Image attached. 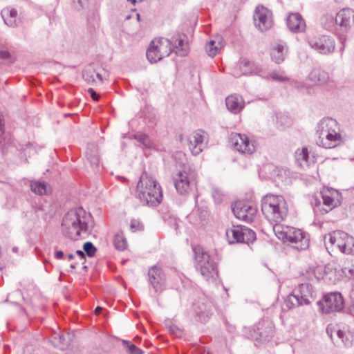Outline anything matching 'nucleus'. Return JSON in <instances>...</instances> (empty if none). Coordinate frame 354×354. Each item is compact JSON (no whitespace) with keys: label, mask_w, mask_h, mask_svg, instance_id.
Segmentation results:
<instances>
[{"label":"nucleus","mask_w":354,"mask_h":354,"mask_svg":"<svg viewBox=\"0 0 354 354\" xmlns=\"http://www.w3.org/2000/svg\"><path fill=\"white\" fill-rule=\"evenodd\" d=\"M91 221V214L80 207L64 214L62 227L66 236L77 240L88 235Z\"/></svg>","instance_id":"1"},{"label":"nucleus","mask_w":354,"mask_h":354,"mask_svg":"<svg viewBox=\"0 0 354 354\" xmlns=\"http://www.w3.org/2000/svg\"><path fill=\"white\" fill-rule=\"evenodd\" d=\"M193 252L194 253L196 269L206 280L214 279L218 275L216 257L206 252L200 245L193 247Z\"/></svg>","instance_id":"2"},{"label":"nucleus","mask_w":354,"mask_h":354,"mask_svg":"<svg viewBox=\"0 0 354 354\" xmlns=\"http://www.w3.org/2000/svg\"><path fill=\"white\" fill-rule=\"evenodd\" d=\"M140 199H160L162 191L158 182L147 172H143L136 187Z\"/></svg>","instance_id":"3"},{"label":"nucleus","mask_w":354,"mask_h":354,"mask_svg":"<svg viewBox=\"0 0 354 354\" xmlns=\"http://www.w3.org/2000/svg\"><path fill=\"white\" fill-rule=\"evenodd\" d=\"M325 243H330V248H336L345 254L354 253V238L348 233L336 230L328 233L325 236Z\"/></svg>","instance_id":"4"},{"label":"nucleus","mask_w":354,"mask_h":354,"mask_svg":"<svg viewBox=\"0 0 354 354\" xmlns=\"http://www.w3.org/2000/svg\"><path fill=\"white\" fill-rule=\"evenodd\" d=\"M263 214L269 219L276 222L283 220L288 214L286 201H261Z\"/></svg>","instance_id":"5"},{"label":"nucleus","mask_w":354,"mask_h":354,"mask_svg":"<svg viewBox=\"0 0 354 354\" xmlns=\"http://www.w3.org/2000/svg\"><path fill=\"white\" fill-rule=\"evenodd\" d=\"M319 310L326 314L341 312L344 308V300L340 292H332L325 295L317 301Z\"/></svg>","instance_id":"6"},{"label":"nucleus","mask_w":354,"mask_h":354,"mask_svg":"<svg viewBox=\"0 0 354 354\" xmlns=\"http://www.w3.org/2000/svg\"><path fill=\"white\" fill-rule=\"evenodd\" d=\"M226 237L229 243H244L249 244L256 239L255 232L243 225H233L226 230Z\"/></svg>","instance_id":"7"},{"label":"nucleus","mask_w":354,"mask_h":354,"mask_svg":"<svg viewBox=\"0 0 354 354\" xmlns=\"http://www.w3.org/2000/svg\"><path fill=\"white\" fill-rule=\"evenodd\" d=\"M309 46L321 54H329L335 49V42L330 36L325 35H316L309 36L308 38Z\"/></svg>","instance_id":"8"},{"label":"nucleus","mask_w":354,"mask_h":354,"mask_svg":"<svg viewBox=\"0 0 354 354\" xmlns=\"http://www.w3.org/2000/svg\"><path fill=\"white\" fill-rule=\"evenodd\" d=\"M245 201H235L232 204V209L234 216L241 220L247 223L253 221L256 216L257 209V207L248 203H243Z\"/></svg>","instance_id":"9"},{"label":"nucleus","mask_w":354,"mask_h":354,"mask_svg":"<svg viewBox=\"0 0 354 354\" xmlns=\"http://www.w3.org/2000/svg\"><path fill=\"white\" fill-rule=\"evenodd\" d=\"M253 19L256 28L261 32L269 30L273 25L272 11L263 6L256 7L253 15Z\"/></svg>","instance_id":"10"},{"label":"nucleus","mask_w":354,"mask_h":354,"mask_svg":"<svg viewBox=\"0 0 354 354\" xmlns=\"http://www.w3.org/2000/svg\"><path fill=\"white\" fill-rule=\"evenodd\" d=\"M213 302L207 297L199 298L194 304L193 310L196 317L201 322H206L212 314Z\"/></svg>","instance_id":"11"},{"label":"nucleus","mask_w":354,"mask_h":354,"mask_svg":"<svg viewBox=\"0 0 354 354\" xmlns=\"http://www.w3.org/2000/svg\"><path fill=\"white\" fill-rule=\"evenodd\" d=\"M230 142L234 148L242 153L252 154L255 151V146L251 142L248 137L245 134L232 133Z\"/></svg>","instance_id":"12"},{"label":"nucleus","mask_w":354,"mask_h":354,"mask_svg":"<svg viewBox=\"0 0 354 354\" xmlns=\"http://www.w3.org/2000/svg\"><path fill=\"white\" fill-rule=\"evenodd\" d=\"M337 30L347 32L354 22V10L351 8H343L336 15Z\"/></svg>","instance_id":"13"},{"label":"nucleus","mask_w":354,"mask_h":354,"mask_svg":"<svg viewBox=\"0 0 354 354\" xmlns=\"http://www.w3.org/2000/svg\"><path fill=\"white\" fill-rule=\"evenodd\" d=\"M205 133L201 130L194 131L187 138V144L191 153L197 156L201 153L205 147Z\"/></svg>","instance_id":"14"},{"label":"nucleus","mask_w":354,"mask_h":354,"mask_svg":"<svg viewBox=\"0 0 354 354\" xmlns=\"http://www.w3.org/2000/svg\"><path fill=\"white\" fill-rule=\"evenodd\" d=\"M308 288V285L301 284L297 290H295L292 294L288 296L286 300V305L288 308L295 306L306 305L310 303L308 297L302 294V292Z\"/></svg>","instance_id":"15"},{"label":"nucleus","mask_w":354,"mask_h":354,"mask_svg":"<svg viewBox=\"0 0 354 354\" xmlns=\"http://www.w3.org/2000/svg\"><path fill=\"white\" fill-rule=\"evenodd\" d=\"M259 339L262 342H269L274 334V325L269 319H263L257 324Z\"/></svg>","instance_id":"16"},{"label":"nucleus","mask_w":354,"mask_h":354,"mask_svg":"<svg viewBox=\"0 0 354 354\" xmlns=\"http://www.w3.org/2000/svg\"><path fill=\"white\" fill-rule=\"evenodd\" d=\"M317 136L318 137L317 145L326 149L334 148L342 142L341 135L337 131L320 133Z\"/></svg>","instance_id":"17"},{"label":"nucleus","mask_w":354,"mask_h":354,"mask_svg":"<svg viewBox=\"0 0 354 354\" xmlns=\"http://www.w3.org/2000/svg\"><path fill=\"white\" fill-rule=\"evenodd\" d=\"M273 230L277 237L283 243H288L295 235H300V229L288 225H276Z\"/></svg>","instance_id":"18"},{"label":"nucleus","mask_w":354,"mask_h":354,"mask_svg":"<svg viewBox=\"0 0 354 354\" xmlns=\"http://www.w3.org/2000/svg\"><path fill=\"white\" fill-rule=\"evenodd\" d=\"M341 205V201H313L311 207L317 216L324 215Z\"/></svg>","instance_id":"19"},{"label":"nucleus","mask_w":354,"mask_h":354,"mask_svg":"<svg viewBox=\"0 0 354 354\" xmlns=\"http://www.w3.org/2000/svg\"><path fill=\"white\" fill-rule=\"evenodd\" d=\"M289 30L294 33L302 32L306 30V22L299 13H290L286 19Z\"/></svg>","instance_id":"20"},{"label":"nucleus","mask_w":354,"mask_h":354,"mask_svg":"<svg viewBox=\"0 0 354 354\" xmlns=\"http://www.w3.org/2000/svg\"><path fill=\"white\" fill-rule=\"evenodd\" d=\"M150 283L156 292L162 290L165 281V275L160 268L152 266L148 272Z\"/></svg>","instance_id":"21"},{"label":"nucleus","mask_w":354,"mask_h":354,"mask_svg":"<svg viewBox=\"0 0 354 354\" xmlns=\"http://www.w3.org/2000/svg\"><path fill=\"white\" fill-rule=\"evenodd\" d=\"M174 185L180 195H185L190 189L189 180L187 174L184 171H179L176 177L173 178Z\"/></svg>","instance_id":"22"},{"label":"nucleus","mask_w":354,"mask_h":354,"mask_svg":"<svg viewBox=\"0 0 354 354\" xmlns=\"http://www.w3.org/2000/svg\"><path fill=\"white\" fill-rule=\"evenodd\" d=\"M288 243L299 251L305 250L308 248L310 245L309 234L300 230V235H295L291 237Z\"/></svg>","instance_id":"23"},{"label":"nucleus","mask_w":354,"mask_h":354,"mask_svg":"<svg viewBox=\"0 0 354 354\" xmlns=\"http://www.w3.org/2000/svg\"><path fill=\"white\" fill-rule=\"evenodd\" d=\"M185 35H177L171 38V43L173 45V50L177 55L185 57L187 55L189 47L187 43L185 40Z\"/></svg>","instance_id":"24"},{"label":"nucleus","mask_w":354,"mask_h":354,"mask_svg":"<svg viewBox=\"0 0 354 354\" xmlns=\"http://www.w3.org/2000/svg\"><path fill=\"white\" fill-rule=\"evenodd\" d=\"M288 53V46L285 42L280 41L273 46L271 50V58L277 64H281Z\"/></svg>","instance_id":"25"},{"label":"nucleus","mask_w":354,"mask_h":354,"mask_svg":"<svg viewBox=\"0 0 354 354\" xmlns=\"http://www.w3.org/2000/svg\"><path fill=\"white\" fill-rule=\"evenodd\" d=\"M338 129L337 122L335 120L330 118H323L317 124L316 134L320 133L337 131Z\"/></svg>","instance_id":"26"},{"label":"nucleus","mask_w":354,"mask_h":354,"mask_svg":"<svg viewBox=\"0 0 354 354\" xmlns=\"http://www.w3.org/2000/svg\"><path fill=\"white\" fill-rule=\"evenodd\" d=\"M225 104L227 108L234 113H239L244 106L241 97L236 95L227 97Z\"/></svg>","instance_id":"27"},{"label":"nucleus","mask_w":354,"mask_h":354,"mask_svg":"<svg viewBox=\"0 0 354 354\" xmlns=\"http://www.w3.org/2000/svg\"><path fill=\"white\" fill-rule=\"evenodd\" d=\"M1 16L6 25L15 27L18 25L17 11L14 8H6L1 11Z\"/></svg>","instance_id":"28"},{"label":"nucleus","mask_w":354,"mask_h":354,"mask_svg":"<svg viewBox=\"0 0 354 354\" xmlns=\"http://www.w3.org/2000/svg\"><path fill=\"white\" fill-rule=\"evenodd\" d=\"M308 79L312 84H324L328 79V75L326 72L321 68H314L311 71L308 76Z\"/></svg>","instance_id":"29"},{"label":"nucleus","mask_w":354,"mask_h":354,"mask_svg":"<svg viewBox=\"0 0 354 354\" xmlns=\"http://www.w3.org/2000/svg\"><path fill=\"white\" fill-rule=\"evenodd\" d=\"M272 175L274 177V180L277 183L281 182L283 184L291 183L290 172L287 169L277 167L273 170Z\"/></svg>","instance_id":"30"},{"label":"nucleus","mask_w":354,"mask_h":354,"mask_svg":"<svg viewBox=\"0 0 354 354\" xmlns=\"http://www.w3.org/2000/svg\"><path fill=\"white\" fill-rule=\"evenodd\" d=\"M156 42L158 46V48H159V53H161L162 59L165 57H168L172 53L173 45L170 40L160 38L156 40Z\"/></svg>","instance_id":"31"},{"label":"nucleus","mask_w":354,"mask_h":354,"mask_svg":"<svg viewBox=\"0 0 354 354\" xmlns=\"http://www.w3.org/2000/svg\"><path fill=\"white\" fill-rule=\"evenodd\" d=\"M30 186L31 191L39 196L47 195L51 192L50 187L45 182L32 181Z\"/></svg>","instance_id":"32"},{"label":"nucleus","mask_w":354,"mask_h":354,"mask_svg":"<svg viewBox=\"0 0 354 354\" xmlns=\"http://www.w3.org/2000/svg\"><path fill=\"white\" fill-rule=\"evenodd\" d=\"M341 196V193L338 190L324 187L319 191L318 195H315V199H318L319 197H322V199H338Z\"/></svg>","instance_id":"33"},{"label":"nucleus","mask_w":354,"mask_h":354,"mask_svg":"<svg viewBox=\"0 0 354 354\" xmlns=\"http://www.w3.org/2000/svg\"><path fill=\"white\" fill-rule=\"evenodd\" d=\"M158 47L156 40H153L147 51V57L151 63L157 62L162 59L161 53H159Z\"/></svg>","instance_id":"34"},{"label":"nucleus","mask_w":354,"mask_h":354,"mask_svg":"<svg viewBox=\"0 0 354 354\" xmlns=\"http://www.w3.org/2000/svg\"><path fill=\"white\" fill-rule=\"evenodd\" d=\"M51 344L56 348L64 350L68 345V342L64 335L59 333H54L50 339Z\"/></svg>","instance_id":"35"},{"label":"nucleus","mask_w":354,"mask_h":354,"mask_svg":"<svg viewBox=\"0 0 354 354\" xmlns=\"http://www.w3.org/2000/svg\"><path fill=\"white\" fill-rule=\"evenodd\" d=\"M308 151L306 147H304L301 149H297L295 152V159L300 167L308 165Z\"/></svg>","instance_id":"36"},{"label":"nucleus","mask_w":354,"mask_h":354,"mask_svg":"<svg viewBox=\"0 0 354 354\" xmlns=\"http://www.w3.org/2000/svg\"><path fill=\"white\" fill-rule=\"evenodd\" d=\"M113 244L118 250L124 251L127 248V241L122 232H118L113 239Z\"/></svg>","instance_id":"37"},{"label":"nucleus","mask_w":354,"mask_h":354,"mask_svg":"<svg viewBox=\"0 0 354 354\" xmlns=\"http://www.w3.org/2000/svg\"><path fill=\"white\" fill-rule=\"evenodd\" d=\"M321 23L326 30H332L334 28H337L336 18L330 14L324 15L321 19Z\"/></svg>","instance_id":"38"},{"label":"nucleus","mask_w":354,"mask_h":354,"mask_svg":"<svg viewBox=\"0 0 354 354\" xmlns=\"http://www.w3.org/2000/svg\"><path fill=\"white\" fill-rule=\"evenodd\" d=\"M88 160L92 167H98L100 162V157L95 147L93 149L88 148L86 152Z\"/></svg>","instance_id":"39"},{"label":"nucleus","mask_w":354,"mask_h":354,"mask_svg":"<svg viewBox=\"0 0 354 354\" xmlns=\"http://www.w3.org/2000/svg\"><path fill=\"white\" fill-rule=\"evenodd\" d=\"M95 71L91 66L86 68L82 73L83 79L89 84L96 82L95 79Z\"/></svg>","instance_id":"40"},{"label":"nucleus","mask_w":354,"mask_h":354,"mask_svg":"<svg viewBox=\"0 0 354 354\" xmlns=\"http://www.w3.org/2000/svg\"><path fill=\"white\" fill-rule=\"evenodd\" d=\"M122 345L129 354H144V351L128 340H123Z\"/></svg>","instance_id":"41"},{"label":"nucleus","mask_w":354,"mask_h":354,"mask_svg":"<svg viewBox=\"0 0 354 354\" xmlns=\"http://www.w3.org/2000/svg\"><path fill=\"white\" fill-rule=\"evenodd\" d=\"M0 59L7 64H12L16 60L15 54L6 49L0 50Z\"/></svg>","instance_id":"42"},{"label":"nucleus","mask_w":354,"mask_h":354,"mask_svg":"<svg viewBox=\"0 0 354 354\" xmlns=\"http://www.w3.org/2000/svg\"><path fill=\"white\" fill-rule=\"evenodd\" d=\"M83 250L84 253L88 257H93L95 256V252L97 251V248L94 246V245L90 242H86L83 245Z\"/></svg>","instance_id":"43"},{"label":"nucleus","mask_w":354,"mask_h":354,"mask_svg":"<svg viewBox=\"0 0 354 354\" xmlns=\"http://www.w3.org/2000/svg\"><path fill=\"white\" fill-rule=\"evenodd\" d=\"M206 51L209 56L213 57L218 52V46L216 45V42L214 40H211L205 46Z\"/></svg>","instance_id":"44"},{"label":"nucleus","mask_w":354,"mask_h":354,"mask_svg":"<svg viewBox=\"0 0 354 354\" xmlns=\"http://www.w3.org/2000/svg\"><path fill=\"white\" fill-rule=\"evenodd\" d=\"M134 138L139 142L142 143L145 147H149V139L147 134L142 133H137L133 136Z\"/></svg>","instance_id":"45"},{"label":"nucleus","mask_w":354,"mask_h":354,"mask_svg":"<svg viewBox=\"0 0 354 354\" xmlns=\"http://www.w3.org/2000/svg\"><path fill=\"white\" fill-rule=\"evenodd\" d=\"M250 64H251V62L246 59L241 60L239 63L238 66H239V68L242 71L243 75H245L250 72Z\"/></svg>","instance_id":"46"},{"label":"nucleus","mask_w":354,"mask_h":354,"mask_svg":"<svg viewBox=\"0 0 354 354\" xmlns=\"http://www.w3.org/2000/svg\"><path fill=\"white\" fill-rule=\"evenodd\" d=\"M337 335L338 337L342 339V342L344 344L345 346H348L351 345V342L349 340V339L346 337V334L344 331L342 330H338L337 331Z\"/></svg>","instance_id":"47"},{"label":"nucleus","mask_w":354,"mask_h":354,"mask_svg":"<svg viewBox=\"0 0 354 354\" xmlns=\"http://www.w3.org/2000/svg\"><path fill=\"white\" fill-rule=\"evenodd\" d=\"M131 229L133 232L141 230L142 229V225L139 221L132 220L131 221Z\"/></svg>","instance_id":"48"},{"label":"nucleus","mask_w":354,"mask_h":354,"mask_svg":"<svg viewBox=\"0 0 354 354\" xmlns=\"http://www.w3.org/2000/svg\"><path fill=\"white\" fill-rule=\"evenodd\" d=\"M162 201H142V206H148L150 207H156L158 206Z\"/></svg>","instance_id":"49"},{"label":"nucleus","mask_w":354,"mask_h":354,"mask_svg":"<svg viewBox=\"0 0 354 354\" xmlns=\"http://www.w3.org/2000/svg\"><path fill=\"white\" fill-rule=\"evenodd\" d=\"M271 77L272 80L279 81V82H286V81H288V80L286 77H284V76L279 75L278 73H272Z\"/></svg>","instance_id":"50"},{"label":"nucleus","mask_w":354,"mask_h":354,"mask_svg":"<svg viewBox=\"0 0 354 354\" xmlns=\"http://www.w3.org/2000/svg\"><path fill=\"white\" fill-rule=\"evenodd\" d=\"M88 92L90 93L93 100L97 101L100 99V95L94 91L93 88H88Z\"/></svg>","instance_id":"51"},{"label":"nucleus","mask_w":354,"mask_h":354,"mask_svg":"<svg viewBox=\"0 0 354 354\" xmlns=\"http://www.w3.org/2000/svg\"><path fill=\"white\" fill-rule=\"evenodd\" d=\"M212 196L214 199H218L221 197L225 196V195L219 189H214L212 194Z\"/></svg>","instance_id":"52"},{"label":"nucleus","mask_w":354,"mask_h":354,"mask_svg":"<svg viewBox=\"0 0 354 354\" xmlns=\"http://www.w3.org/2000/svg\"><path fill=\"white\" fill-rule=\"evenodd\" d=\"M281 196H279V195H277V194H273L268 193V194H266V195H264L262 197V199H268V198H279V197H281Z\"/></svg>","instance_id":"53"},{"label":"nucleus","mask_w":354,"mask_h":354,"mask_svg":"<svg viewBox=\"0 0 354 354\" xmlns=\"http://www.w3.org/2000/svg\"><path fill=\"white\" fill-rule=\"evenodd\" d=\"M63 257H64V253H63L62 251H60V250L55 251V258L56 259H61L63 258Z\"/></svg>","instance_id":"54"},{"label":"nucleus","mask_w":354,"mask_h":354,"mask_svg":"<svg viewBox=\"0 0 354 354\" xmlns=\"http://www.w3.org/2000/svg\"><path fill=\"white\" fill-rule=\"evenodd\" d=\"M95 76L97 77L98 81L100 82V83H102L103 82V80H104V75L103 74H101L98 72H95Z\"/></svg>","instance_id":"55"},{"label":"nucleus","mask_w":354,"mask_h":354,"mask_svg":"<svg viewBox=\"0 0 354 354\" xmlns=\"http://www.w3.org/2000/svg\"><path fill=\"white\" fill-rule=\"evenodd\" d=\"M348 313L353 316L354 317V305H351L349 307H348Z\"/></svg>","instance_id":"56"},{"label":"nucleus","mask_w":354,"mask_h":354,"mask_svg":"<svg viewBox=\"0 0 354 354\" xmlns=\"http://www.w3.org/2000/svg\"><path fill=\"white\" fill-rule=\"evenodd\" d=\"M76 254L77 255H79L82 259H84L85 257V253H84V252H83L82 250H77Z\"/></svg>","instance_id":"57"},{"label":"nucleus","mask_w":354,"mask_h":354,"mask_svg":"<svg viewBox=\"0 0 354 354\" xmlns=\"http://www.w3.org/2000/svg\"><path fill=\"white\" fill-rule=\"evenodd\" d=\"M74 258V256L73 254H69L67 256L68 261H71Z\"/></svg>","instance_id":"58"},{"label":"nucleus","mask_w":354,"mask_h":354,"mask_svg":"<svg viewBox=\"0 0 354 354\" xmlns=\"http://www.w3.org/2000/svg\"><path fill=\"white\" fill-rule=\"evenodd\" d=\"M101 310H102V308H101V307H100V306H97V307L95 308V313H99Z\"/></svg>","instance_id":"59"},{"label":"nucleus","mask_w":354,"mask_h":354,"mask_svg":"<svg viewBox=\"0 0 354 354\" xmlns=\"http://www.w3.org/2000/svg\"><path fill=\"white\" fill-rule=\"evenodd\" d=\"M252 197H254V194H253V193H252V192H251V193L250 194V195H249L248 196H247V197H246V198H245V199H252Z\"/></svg>","instance_id":"60"},{"label":"nucleus","mask_w":354,"mask_h":354,"mask_svg":"<svg viewBox=\"0 0 354 354\" xmlns=\"http://www.w3.org/2000/svg\"><path fill=\"white\" fill-rule=\"evenodd\" d=\"M198 211V209H194L192 213H191V215L192 216H195L196 214H197V212Z\"/></svg>","instance_id":"61"},{"label":"nucleus","mask_w":354,"mask_h":354,"mask_svg":"<svg viewBox=\"0 0 354 354\" xmlns=\"http://www.w3.org/2000/svg\"><path fill=\"white\" fill-rule=\"evenodd\" d=\"M175 329H176V326L171 327V328H170V331H171V333H174V332H175Z\"/></svg>","instance_id":"62"},{"label":"nucleus","mask_w":354,"mask_h":354,"mask_svg":"<svg viewBox=\"0 0 354 354\" xmlns=\"http://www.w3.org/2000/svg\"><path fill=\"white\" fill-rule=\"evenodd\" d=\"M70 268H71L72 270H73V269H75V268H76V266H75V264L72 263V264L71 265Z\"/></svg>","instance_id":"63"},{"label":"nucleus","mask_w":354,"mask_h":354,"mask_svg":"<svg viewBox=\"0 0 354 354\" xmlns=\"http://www.w3.org/2000/svg\"><path fill=\"white\" fill-rule=\"evenodd\" d=\"M12 251H13L14 252H17L18 251V248H17V247H14V248H12Z\"/></svg>","instance_id":"64"}]
</instances>
